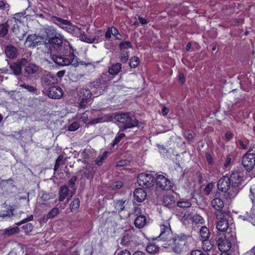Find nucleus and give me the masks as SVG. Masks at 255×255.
I'll return each mask as SVG.
<instances>
[{"label":"nucleus","instance_id":"nucleus-1","mask_svg":"<svg viewBox=\"0 0 255 255\" xmlns=\"http://www.w3.org/2000/svg\"><path fill=\"white\" fill-rule=\"evenodd\" d=\"M51 19L55 24L60 27L74 36L79 38L83 41L89 43H97L98 41V37H92L87 36L85 34L84 31L82 30L81 27L73 24L69 20L55 16H53Z\"/></svg>","mask_w":255,"mask_h":255},{"label":"nucleus","instance_id":"nucleus-2","mask_svg":"<svg viewBox=\"0 0 255 255\" xmlns=\"http://www.w3.org/2000/svg\"><path fill=\"white\" fill-rule=\"evenodd\" d=\"M219 249L224 252L228 251L232 245L236 242V236L234 233L217 232L215 238Z\"/></svg>","mask_w":255,"mask_h":255},{"label":"nucleus","instance_id":"nucleus-3","mask_svg":"<svg viewBox=\"0 0 255 255\" xmlns=\"http://www.w3.org/2000/svg\"><path fill=\"white\" fill-rule=\"evenodd\" d=\"M192 240L191 236L181 233L174 235V237L167 245L170 246L172 251L177 254H180L183 251L184 246H188Z\"/></svg>","mask_w":255,"mask_h":255},{"label":"nucleus","instance_id":"nucleus-4","mask_svg":"<svg viewBox=\"0 0 255 255\" xmlns=\"http://www.w3.org/2000/svg\"><path fill=\"white\" fill-rule=\"evenodd\" d=\"M231 182L229 177L226 176L222 177L218 182V189L223 192H225V196L227 199L234 198L237 195V190L231 189Z\"/></svg>","mask_w":255,"mask_h":255},{"label":"nucleus","instance_id":"nucleus-5","mask_svg":"<svg viewBox=\"0 0 255 255\" xmlns=\"http://www.w3.org/2000/svg\"><path fill=\"white\" fill-rule=\"evenodd\" d=\"M114 118L118 122L119 126L124 129L131 128L137 125L138 121L129 113L117 114Z\"/></svg>","mask_w":255,"mask_h":255},{"label":"nucleus","instance_id":"nucleus-6","mask_svg":"<svg viewBox=\"0 0 255 255\" xmlns=\"http://www.w3.org/2000/svg\"><path fill=\"white\" fill-rule=\"evenodd\" d=\"M113 77L109 76L107 72L103 73L99 78L92 83L94 92L98 95L102 94L108 87V83L113 79Z\"/></svg>","mask_w":255,"mask_h":255},{"label":"nucleus","instance_id":"nucleus-7","mask_svg":"<svg viewBox=\"0 0 255 255\" xmlns=\"http://www.w3.org/2000/svg\"><path fill=\"white\" fill-rule=\"evenodd\" d=\"M138 237L136 236L134 229L131 227L125 231L122 234L120 244L125 247L131 246L137 242Z\"/></svg>","mask_w":255,"mask_h":255},{"label":"nucleus","instance_id":"nucleus-8","mask_svg":"<svg viewBox=\"0 0 255 255\" xmlns=\"http://www.w3.org/2000/svg\"><path fill=\"white\" fill-rule=\"evenodd\" d=\"M245 175L243 171L239 169L235 170L231 174L229 179L231 182V189L233 188L234 189L237 190V194L239 193L240 190L241 189L242 184L244 181Z\"/></svg>","mask_w":255,"mask_h":255},{"label":"nucleus","instance_id":"nucleus-9","mask_svg":"<svg viewBox=\"0 0 255 255\" xmlns=\"http://www.w3.org/2000/svg\"><path fill=\"white\" fill-rule=\"evenodd\" d=\"M137 183L142 188H148L153 186L155 178L150 173H141L137 177Z\"/></svg>","mask_w":255,"mask_h":255},{"label":"nucleus","instance_id":"nucleus-10","mask_svg":"<svg viewBox=\"0 0 255 255\" xmlns=\"http://www.w3.org/2000/svg\"><path fill=\"white\" fill-rule=\"evenodd\" d=\"M155 182L157 188L160 190H169L172 188V183L163 175H157Z\"/></svg>","mask_w":255,"mask_h":255},{"label":"nucleus","instance_id":"nucleus-11","mask_svg":"<svg viewBox=\"0 0 255 255\" xmlns=\"http://www.w3.org/2000/svg\"><path fill=\"white\" fill-rule=\"evenodd\" d=\"M78 95L80 99L79 106L81 108H85L88 100L92 96V92L87 88H81L78 91Z\"/></svg>","mask_w":255,"mask_h":255},{"label":"nucleus","instance_id":"nucleus-12","mask_svg":"<svg viewBox=\"0 0 255 255\" xmlns=\"http://www.w3.org/2000/svg\"><path fill=\"white\" fill-rule=\"evenodd\" d=\"M217 218L218 220L217 223L216 228L218 230L217 232L226 233V231L228 229L229 223L227 219L221 213L219 212L217 214Z\"/></svg>","mask_w":255,"mask_h":255},{"label":"nucleus","instance_id":"nucleus-13","mask_svg":"<svg viewBox=\"0 0 255 255\" xmlns=\"http://www.w3.org/2000/svg\"><path fill=\"white\" fill-rule=\"evenodd\" d=\"M64 39V36L61 34H58L57 36L48 39L49 42H50V45L53 51V53L55 52H62L61 48Z\"/></svg>","mask_w":255,"mask_h":255},{"label":"nucleus","instance_id":"nucleus-14","mask_svg":"<svg viewBox=\"0 0 255 255\" xmlns=\"http://www.w3.org/2000/svg\"><path fill=\"white\" fill-rule=\"evenodd\" d=\"M242 164L247 171L252 170L255 165V154L247 153L242 158Z\"/></svg>","mask_w":255,"mask_h":255},{"label":"nucleus","instance_id":"nucleus-15","mask_svg":"<svg viewBox=\"0 0 255 255\" xmlns=\"http://www.w3.org/2000/svg\"><path fill=\"white\" fill-rule=\"evenodd\" d=\"M51 58L56 65L59 66H65L69 65L71 61L70 58L59 54H51Z\"/></svg>","mask_w":255,"mask_h":255},{"label":"nucleus","instance_id":"nucleus-16","mask_svg":"<svg viewBox=\"0 0 255 255\" xmlns=\"http://www.w3.org/2000/svg\"><path fill=\"white\" fill-rule=\"evenodd\" d=\"M32 44H33V46L37 47L38 49L41 50L45 53L52 54V53H53L49 40H47V41H34Z\"/></svg>","mask_w":255,"mask_h":255},{"label":"nucleus","instance_id":"nucleus-17","mask_svg":"<svg viewBox=\"0 0 255 255\" xmlns=\"http://www.w3.org/2000/svg\"><path fill=\"white\" fill-rule=\"evenodd\" d=\"M27 63V60L26 58H21L10 64L9 67L14 75H19L21 73L22 66H24Z\"/></svg>","mask_w":255,"mask_h":255},{"label":"nucleus","instance_id":"nucleus-18","mask_svg":"<svg viewBox=\"0 0 255 255\" xmlns=\"http://www.w3.org/2000/svg\"><path fill=\"white\" fill-rule=\"evenodd\" d=\"M146 195V193L143 189L140 188L136 189L133 193V204L142 202L145 199Z\"/></svg>","mask_w":255,"mask_h":255},{"label":"nucleus","instance_id":"nucleus-19","mask_svg":"<svg viewBox=\"0 0 255 255\" xmlns=\"http://www.w3.org/2000/svg\"><path fill=\"white\" fill-rule=\"evenodd\" d=\"M47 92L48 97L53 99H59L63 94L62 89L58 86L49 88Z\"/></svg>","mask_w":255,"mask_h":255},{"label":"nucleus","instance_id":"nucleus-20","mask_svg":"<svg viewBox=\"0 0 255 255\" xmlns=\"http://www.w3.org/2000/svg\"><path fill=\"white\" fill-rule=\"evenodd\" d=\"M69 190L67 185H64L61 186L59 192V198L58 200L59 202L63 201L65 199L67 198V203L69 201L70 198L72 197L73 194L75 193L74 191L71 195H70V197H68Z\"/></svg>","mask_w":255,"mask_h":255},{"label":"nucleus","instance_id":"nucleus-21","mask_svg":"<svg viewBox=\"0 0 255 255\" xmlns=\"http://www.w3.org/2000/svg\"><path fill=\"white\" fill-rule=\"evenodd\" d=\"M174 237L171 231L167 230L166 232H161L158 238L160 240H162L165 242L164 245L163 246L164 248H167V245L169 244V241Z\"/></svg>","mask_w":255,"mask_h":255},{"label":"nucleus","instance_id":"nucleus-22","mask_svg":"<svg viewBox=\"0 0 255 255\" xmlns=\"http://www.w3.org/2000/svg\"><path fill=\"white\" fill-rule=\"evenodd\" d=\"M39 67L35 64L28 63L24 66V74L25 76H29L36 73Z\"/></svg>","mask_w":255,"mask_h":255},{"label":"nucleus","instance_id":"nucleus-23","mask_svg":"<svg viewBox=\"0 0 255 255\" xmlns=\"http://www.w3.org/2000/svg\"><path fill=\"white\" fill-rule=\"evenodd\" d=\"M4 52L7 57L10 59L16 58L18 55V50L12 45H7L4 47Z\"/></svg>","mask_w":255,"mask_h":255},{"label":"nucleus","instance_id":"nucleus-24","mask_svg":"<svg viewBox=\"0 0 255 255\" xmlns=\"http://www.w3.org/2000/svg\"><path fill=\"white\" fill-rule=\"evenodd\" d=\"M96 170V167L94 164H88L85 168V171L83 175L87 179L92 180Z\"/></svg>","mask_w":255,"mask_h":255},{"label":"nucleus","instance_id":"nucleus-25","mask_svg":"<svg viewBox=\"0 0 255 255\" xmlns=\"http://www.w3.org/2000/svg\"><path fill=\"white\" fill-rule=\"evenodd\" d=\"M163 205L169 208H172L175 207L176 204V200L174 196L171 194H166L163 197Z\"/></svg>","mask_w":255,"mask_h":255},{"label":"nucleus","instance_id":"nucleus-26","mask_svg":"<svg viewBox=\"0 0 255 255\" xmlns=\"http://www.w3.org/2000/svg\"><path fill=\"white\" fill-rule=\"evenodd\" d=\"M56 195L52 193H43L41 196V199L43 202V203H42V204L47 206H50L51 203H52V204L53 205L54 203H56L57 200L55 199L54 202H51L50 201V200L54 199Z\"/></svg>","mask_w":255,"mask_h":255},{"label":"nucleus","instance_id":"nucleus-27","mask_svg":"<svg viewBox=\"0 0 255 255\" xmlns=\"http://www.w3.org/2000/svg\"><path fill=\"white\" fill-rule=\"evenodd\" d=\"M211 206L216 210L221 211L224 206L223 200L218 197H215L211 201ZM221 213V212H220Z\"/></svg>","mask_w":255,"mask_h":255},{"label":"nucleus","instance_id":"nucleus-28","mask_svg":"<svg viewBox=\"0 0 255 255\" xmlns=\"http://www.w3.org/2000/svg\"><path fill=\"white\" fill-rule=\"evenodd\" d=\"M42 84L44 85H50L54 84L56 81V77L51 73H48L41 78Z\"/></svg>","mask_w":255,"mask_h":255},{"label":"nucleus","instance_id":"nucleus-29","mask_svg":"<svg viewBox=\"0 0 255 255\" xmlns=\"http://www.w3.org/2000/svg\"><path fill=\"white\" fill-rule=\"evenodd\" d=\"M44 30L46 36L49 39L57 36L58 34H61L57 32L56 29L53 26H48Z\"/></svg>","mask_w":255,"mask_h":255},{"label":"nucleus","instance_id":"nucleus-30","mask_svg":"<svg viewBox=\"0 0 255 255\" xmlns=\"http://www.w3.org/2000/svg\"><path fill=\"white\" fill-rule=\"evenodd\" d=\"M23 14L22 13H16L14 14L13 17L8 19V23H9L10 25L12 24L16 25V23L21 24V19L23 18Z\"/></svg>","mask_w":255,"mask_h":255},{"label":"nucleus","instance_id":"nucleus-31","mask_svg":"<svg viewBox=\"0 0 255 255\" xmlns=\"http://www.w3.org/2000/svg\"><path fill=\"white\" fill-rule=\"evenodd\" d=\"M122 68V64L120 63H117L113 64L111 67L109 68L108 74L113 77V76L117 75Z\"/></svg>","mask_w":255,"mask_h":255},{"label":"nucleus","instance_id":"nucleus-32","mask_svg":"<svg viewBox=\"0 0 255 255\" xmlns=\"http://www.w3.org/2000/svg\"><path fill=\"white\" fill-rule=\"evenodd\" d=\"M146 219L145 216L139 215L134 220V225L136 227L140 229L143 228L146 224Z\"/></svg>","mask_w":255,"mask_h":255},{"label":"nucleus","instance_id":"nucleus-33","mask_svg":"<svg viewBox=\"0 0 255 255\" xmlns=\"http://www.w3.org/2000/svg\"><path fill=\"white\" fill-rule=\"evenodd\" d=\"M20 24L16 23V25L12 24L11 25L12 26L11 28L12 32L17 35L18 38L22 37L25 35L24 31L20 27Z\"/></svg>","mask_w":255,"mask_h":255},{"label":"nucleus","instance_id":"nucleus-34","mask_svg":"<svg viewBox=\"0 0 255 255\" xmlns=\"http://www.w3.org/2000/svg\"><path fill=\"white\" fill-rule=\"evenodd\" d=\"M10 26L7 20L4 23L0 24V37H4L6 35Z\"/></svg>","mask_w":255,"mask_h":255},{"label":"nucleus","instance_id":"nucleus-35","mask_svg":"<svg viewBox=\"0 0 255 255\" xmlns=\"http://www.w3.org/2000/svg\"><path fill=\"white\" fill-rule=\"evenodd\" d=\"M146 250L148 253L153 254L159 251V248L158 245H156L155 243H149L147 246Z\"/></svg>","mask_w":255,"mask_h":255},{"label":"nucleus","instance_id":"nucleus-36","mask_svg":"<svg viewBox=\"0 0 255 255\" xmlns=\"http://www.w3.org/2000/svg\"><path fill=\"white\" fill-rule=\"evenodd\" d=\"M200 233L202 240L209 239L210 236L209 229L205 226H203L201 228Z\"/></svg>","mask_w":255,"mask_h":255},{"label":"nucleus","instance_id":"nucleus-37","mask_svg":"<svg viewBox=\"0 0 255 255\" xmlns=\"http://www.w3.org/2000/svg\"><path fill=\"white\" fill-rule=\"evenodd\" d=\"M202 248L204 251H209L212 249L214 244L209 239L202 240Z\"/></svg>","mask_w":255,"mask_h":255},{"label":"nucleus","instance_id":"nucleus-38","mask_svg":"<svg viewBox=\"0 0 255 255\" xmlns=\"http://www.w3.org/2000/svg\"><path fill=\"white\" fill-rule=\"evenodd\" d=\"M108 153V151H105L102 154L99 155L95 160V163L99 166H101L103 161L107 158Z\"/></svg>","mask_w":255,"mask_h":255},{"label":"nucleus","instance_id":"nucleus-39","mask_svg":"<svg viewBox=\"0 0 255 255\" xmlns=\"http://www.w3.org/2000/svg\"><path fill=\"white\" fill-rule=\"evenodd\" d=\"M64 156L62 155H60L56 160L55 164L54 167V170L55 171H57L61 165L64 164L63 161Z\"/></svg>","mask_w":255,"mask_h":255},{"label":"nucleus","instance_id":"nucleus-40","mask_svg":"<svg viewBox=\"0 0 255 255\" xmlns=\"http://www.w3.org/2000/svg\"><path fill=\"white\" fill-rule=\"evenodd\" d=\"M19 229L17 227L13 228H8L4 230V234L8 236L13 235L15 234L18 233Z\"/></svg>","mask_w":255,"mask_h":255},{"label":"nucleus","instance_id":"nucleus-41","mask_svg":"<svg viewBox=\"0 0 255 255\" xmlns=\"http://www.w3.org/2000/svg\"><path fill=\"white\" fill-rule=\"evenodd\" d=\"M125 201L123 200H118L115 203V207L116 209L119 211L121 212L125 209L124 204L125 203Z\"/></svg>","mask_w":255,"mask_h":255},{"label":"nucleus","instance_id":"nucleus-42","mask_svg":"<svg viewBox=\"0 0 255 255\" xmlns=\"http://www.w3.org/2000/svg\"><path fill=\"white\" fill-rule=\"evenodd\" d=\"M75 119L81 120L84 123H86L88 121V115L86 112L82 114L77 113L75 116Z\"/></svg>","mask_w":255,"mask_h":255},{"label":"nucleus","instance_id":"nucleus-43","mask_svg":"<svg viewBox=\"0 0 255 255\" xmlns=\"http://www.w3.org/2000/svg\"><path fill=\"white\" fill-rule=\"evenodd\" d=\"M167 230L171 231L170 223L168 221H164L160 225V232H166Z\"/></svg>","mask_w":255,"mask_h":255},{"label":"nucleus","instance_id":"nucleus-44","mask_svg":"<svg viewBox=\"0 0 255 255\" xmlns=\"http://www.w3.org/2000/svg\"><path fill=\"white\" fill-rule=\"evenodd\" d=\"M19 86L22 88L26 89L28 92L34 93L36 92L37 89L35 87L26 84H21Z\"/></svg>","mask_w":255,"mask_h":255},{"label":"nucleus","instance_id":"nucleus-45","mask_svg":"<svg viewBox=\"0 0 255 255\" xmlns=\"http://www.w3.org/2000/svg\"><path fill=\"white\" fill-rule=\"evenodd\" d=\"M106 121H107L106 119L104 117H99L98 118H96L95 119L90 121L89 122H88L87 123V125H95V124H97L98 123L106 122Z\"/></svg>","mask_w":255,"mask_h":255},{"label":"nucleus","instance_id":"nucleus-46","mask_svg":"<svg viewBox=\"0 0 255 255\" xmlns=\"http://www.w3.org/2000/svg\"><path fill=\"white\" fill-rule=\"evenodd\" d=\"M80 206V200L78 198L74 199L70 204V209L72 211L78 209Z\"/></svg>","mask_w":255,"mask_h":255},{"label":"nucleus","instance_id":"nucleus-47","mask_svg":"<svg viewBox=\"0 0 255 255\" xmlns=\"http://www.w3.org/2000/svg\"><path fill=\"white\" fill-rule=\"evenodd\" d=\"M139 64V59L137 57H132L129 62V66L131 68H135Z\"/></svg>","mask_w":255,"mask_h":255},{"label":"nucleus","instance_id":"nucleus-48","mask_svg":"<svg viewBox=\"0 0 255 255\" xmlns=\"http://www.w3.org/2000/svg\"><path fill=\"white\" fill-rule=\"evenodd\" d=\"M59 209L57 208H53L47 215V218H53L59 214Z\"/></svg>","mask_w":255,"mask_h":255},{"label":"nucleus","instance_id":"nucleus-49","mask_svg":"<svg viewBox=\"0 0 255 255\" xmlns=\"http://www.w3.org/2000/svg\"><path fill=\"white\" fill-rule=\"evenodd\" d=\"M193 221L195 224H203L204 223V219L199 214H195L193 216Z\"/></svg>","mask_w":255,"mask_h":255},{"label":"nucleus","instance_id":"nucleus-50","mask_svg":"<svg viewBox=\"0 0 255 255\" xmlns=\"http://www.w3.org/2000/svg\"><path fill=\"white\" fill-rule=\"evenodd\" d=\"M214 187V184L212 182L209 183L205 186L204 191L207 195H209L212 192Z\"/></svg>","mask_w":255,"mask_h":255},{"label":"nucleus","instance_id":"nucleus-51","mask_svg":"<svg viewBox=\"0 0 255 255\" xmlns=\"http://www.w3.org/2000/svg\"><path fill=\"white\" fill-rule=\"evenodd\" d=\"M125 136V134L123 133H118L117 134V136L115 138L114 140H113V146H115V145H117L119 143L121 139H122Z\"/></svg>","mask_w":255,"mask_h":255},{"label":"nucleus","instance_id":"nucleus-52","mask_svg":"<svg viewBox=\"0 0 255 255\" xmlns=\"http://www.w3.org/2000/svg\"><path fill=\"white\" fill-rule=\"evenodd\" d=\"M177 205L179 207L186 208L191 207V203L188 201H178L177 203Z\"/></svg>","mask_w":255,"mask_h":255},{"label":"nucleus","instance_id":"nucleus-53","mask_svg":"<svg viewBox=\"0 0 255 255\" xmlns=\"http://www.w3.org/2000/svg\"><path fill=\"white\" fill-rule=\"evenodd\" d=\"M79 127V124L77 122H74L69 126L68 130L70 131H74L77 130Z\"/></svg>","mask_w":255,"mask_h":255},{"label":"nucleus","instance_id":"nucleus-54","mask_svg":"<svg viewBox=\"0 0 255 255\" xmlns=\"http://www.w3.org/2000/svg\"><path fill=\"white\" fill-rule=\"evenodd\" d=\"M119 47L121 49H127L128 48H131L132 47V45L131 42L124 41L120 44Z\"/></svg>","mask_w":255,"mask_h":255},{"label":"nucleus","instance_id":"nucleus-55","mask_svg":"<svg viewBox=\"0 0 255 255\" xmlns=\"http://www.w3.org/2000/svg\"><path fill=\"white\" fill-rule=\"evenodd\" d=\"M110 28L112 35L115 36L117 39H120L121 38L119 36H118V35H119V36H121V35L119 34L118 30L114 26H112L110 27Z\"/></svg>","mask_w":255,"mask_h":255},{"label":"nucleus","instance_id":"nucleus-56","mask_svg":"<svg viewBox=\"0 0 255 255\" xmlns=\"http://www.w3.org/2000/svg\"><path fill=\"white\" fill-rule=\"evenodd\" d=\"M77 179V177L76 176H73L69 180V182H68L69 186L70 188L74 189V191H75V190H76V188H74V187H75V182H76Z\"/></svg>","mask_w":255,"mask_h":255},{"label":"nucleus","instance_id":"nucleus-57","mask_svg":"<svg viewBox=\"0 0 255 255\" xmlns=\"http://www.w3.org/2000/svg\"><path fill=\"white\" fill-rule=\"evenodd\" d=\"M33 225L31 223H28L22 227V228L25 231L26 233L30 232L33 229Z\"/></svg>","mask_w":255,"mask_h":255},{"label":"nucleus","instance_id":"nucleus-58","mask_svg":"<svg viewBox=\"0 0 255 255\" xmlns=\"http://www.w3.org/2000/svg\"><path fill=\"white\" fill-rule=\"evenodd\" d=\"M33 216L32 215H31L29 216H28L27 218L23 219L21 221L17 223H15V224L17 225V226H20L22 224L27 222L28 221H32L33 220Z\"/></svg>","mask_w":255,"mask_h":255},{"label":"nucleus","instance_id":"nucleus-59","mask_svg":"<svg viewBox=\"0 0 255 255\" xmlns=\"http://www.w3.org/2000/svg\"><path fill=\"white\" fill-rule=\"evenodd\" d=\"M250 192L251 193V199H252L253 203H255V184L251 187V188L250 189Z\"/></svg>","mask_w":255,"mask_h":255},{"label":"nucleus","instance_id":"nucleus-60","mask_svg":"<svg viewBox=\"0 0 255 255\" xmlns=\"http://www.w3.org/2000/svg\"><path fill=\"white\" fill-rule=\"evenodd\" d=\"M71 59L72 62L70 64L72 65L74 67H77L78 65V62H77V57L74 55V54H72L71 55H70L69 57Z\"/></svg>","mask_w":255,"mask_h":255},{"label":"nucleus","instance_id":"nucleus-61","mask_svg":"<svg viewBox=\"0 0 255 255\" xmlns=\"http://www.w3.org/2000/svg\"><path fill=\"white\" fill-rule=\"evenodd\" d=\"M128 58V55L127 52H125L122 53V55L121 57V61L123 63H125L127 62Z\"/></svg>","mask_w":255,"mask_h":255},{"label":"nucleus","instance_id":"nucleus-62","mask_svg":"<svg viewBox=\"0 0 255 255\" xmlns=\"http://www.w3.org/2000/svg\"><path fill=\"white\" fill-rule=\"evenodd\" d=\"M10 181H12L11 178H9L6 180H2L0 178V188H3Z\"/></svg>","mask_w":255,"mask_h":255},{"label":"nucleus","instance_id":"nucleus-63","mask_svg":"<svg viewBox=\"0 0 255 255\" xmlns=\"http://www.w3.org/2000/svg\"><path fill=\"white\" fill-rule=\"evenodd\" d=\"M190 255H208V254L203 253L201 250H195L191 252Z\"/></svg>","mask_w":255,"mask_h":255},{"label":"nucleus","instance_id":"nucleus-64","mask_svg":"<svg viewBox=\"0 0 255 255\" xmlns=\"http://www.w3.org/2000/svg\"><path fill=\"white\" fill-rule=\"evenodd\" d=\"M136 16H137L139 22L141 24L144 25L149 22V21H148L146 19L138 15H136Z\"/></svg>","mask_w":255,"mask_h":255}]
</instances>
